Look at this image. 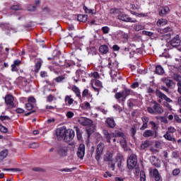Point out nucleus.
<instances>
[{
  "instance_id": "obj_49",
  "label": "nucleus",
  "mask_w": 181,
  "mask_h": 181,
  "mask_svg": "<svg viewBox=\"0 0 181 181\" xmlns=\"http://www.w3.org/2000/svg\"><path fill=\"white\" fill-rule=\"evenodd\" d=\"M73 170H74V168H62L59 170V172L69 173V172H73Z\"/></svg>"
},
{
  "instance_id": "obj_37",
  "label": "nucleus",
  "mask_w": 181,
  "mask_h": 181,
  "mask_svg": "<svg viewBox=\"0 0 181 181\" xmlns=\"http://www.w3.org/2000/svg\"><path fill=\"white\" fill-rule=\"evenodd\" d=\"M173 78L175 81H177L178 83L181 81V76L177 74H173Z\"/></svg>"
},
{
  "instance_id": "obj_59",
  "label": "nucleus",
  "mask_w": 181,
  "mask_h": 181,
  "mask_svg": "<svg viewBox=\"0 0 181 181\" xmlns=\"http://www.w3.org/2000/svg\"><path fill=\"white\" fill-rule=\"evenodd\" d=\"M87 95H88V89H85L82 93V97H87Z\"/></svg>"
},
{
  "instance_id": "obj_7",
  "label": "nucleus",
  "mask_w": 181,
  "mask_h": 181,
  "mask_svg": "<svg viewBox=\"0 0 181 181\" xmlns=\"http://www.w3.org/2000/svg\"><path fill=\"white\" fill-rule=\"evenodd\" d=\"M73 138H74V130L66 129V132H65V136L64 137V142H70V141H73Z\"/></svg>"
},
{
  "instance_id": "obj_13",
  "label": "nucleus",
  "mask_w": 181,
  "mask_h": 181,
  "mask_svg": "<svg viewBox=\"0 0 181 181\" xmlns=\"http://www.w3.org/2000/svg\"><path fill=\"white\" fill-rule=\"evenodd\" d=\"M154 105L153 106V109L156 112V114H163V107L160 105V104L158 103V102L154 101L153 102Z\"/></svg>"
},
{
  "instance_id": "obj_12",
  "label": "nucleus",
  "mask_w": 181,
  "mask_h": 181,
  "mask_svg": "<svg viewBox=\"0 0 181 181\" xmlns=\"http://www.w3.org/2000/svg\"><path fill=\"white\" fill-rule=\"evenodd\" d=\"M156 94L157 97H159L161 100H165L166 101L165 103H173V100H172L170 98H168L165 93H162L160 90H157L156 91Z\"/></svg>"
},
{
  "instance_id": "obj_6",
  "label": "nucleus",
  "mask_w": 181,
  "mask_h": 181,
  "mask_svg": "<svg viewBox=\"0 0 181 181\" xmlns=\"http://www.w3.org/2000/svg\"><path fill=\"white\" fill-rule=\"evenodd\" d=\"M105 146L104 145L103 143H100L98 146H97V148H96V152H95V160L98 162V160H100V158H101V155H103V151H104V147Z\"/></svg>"
},
{
  "instance_id": "obj_61",
  "label": "nucleus",
  "mask_w": 181,
  "mask_h": 181,
  "mask_svg": "<svg viewBox=\"0 0 181 181\" xmlns=\"http://www.w3.org/2000/svg\"><path fill=\"white\" fill-rule=\"evenodd\" d=\"M177 86L178 87L177 92L179 93V94H181V81L178 82L177 83Z\"/></svg>"
},
{
  "instance_id": "obj_48",
  "label": "nucleus",
  "mask_w": 181,
  "mask_h": 181,
  "mask_svg": "<svg viewBox=\"0 0 181 181\" xmlns=\"http://www.w3.org/2000/svg\"><path fill=\"white\" fill-rule=\"evenodd\" d=\"M0 131L1 132H4V134H6V132H8V128L4 127L2 124H0Z\"/></svg>"
},
{
  "instance_id": "obj_9",
  "label": "nucleus",
  "mask_w": 181,
  "mask_h": 181,
  "mask_svg": "<svg viewBox=\"0 0 181 181\" xmlns=\"http://www.w3.org/2000/svg\"><path fill=\"white\" fill-rule=\"evenodd\" d=\"M76 155L79 159H83L84 155H86V145L83 144L79 145Z\"/></svg>"
},
{
  "instance_id": "obj_40",
  "label": "nucleus",
  "mask_w": 181,
  "mask_h": 181,
  "mask_svg": "<svg viewBox=\"0 0 181 181\" xmlns=\"http://www.w3.org/2000/svg\"><path fill=\"white\" fill-rule=\"evenodd\" d=\"M3 170H8L11 172H22L21 168H3Z\"/></svg>"
},
{
  "instance_id": "obj_16",
  "label": "nucleus",
  "mask_w": 181,
  "mask_h": 181,
  "mask_svg": "<svg viewBox=\"0 0 181 181\" xmlns=\"http://www.w3.org/2000/svg\"><path fill=\"white\" fill-rule=\"evenodd\" d=\"M152 175L156 181H162V176H160V174H159L158 169H153L152 171Z\"/></svg>"
},
{
  "instance_id": "obj_56",
  "label": "nucleus",
  "mask_w": 181,
  "mask_h": 181,
  "mask_svg": "<svg viewBox=\"0 0 181 181\" xmlns=\"http://www.w3.org/2000/svg\"><path fill=\"white\" fill-rule=\"evenodd\" d=\"M147 111H148V112H149V114L156 115L155 110H153V108H152V107H148Z\"/></svg>"
},
{
  "instance_id": "obj_64",
  "label": "nucleus",
  "mask_w": 181,
  "mask_h": 181,
  "mask_svg": "<svg viewBox=\"0 0 181 181\" xmlns=\"http://www.w3.org/2000/svg\"><path fill=\"white\" fill-rule=\"evenodd\" d=\"M174 118H175V121H176L177 122H179L180 124L181 123V119L179 118V116L175 115V116H174Z\"/></svg>"
},
{
  "instance_id": "obj_3",
  "label": "nucleus",
  "mask_w": 181,
  "mask_h": 181,
  "mask_svg": "<svg viewBox=\"0 0 181 181\" xmlns=\"http://www.w3.org/2000/svg\"><path fill=\"white\" fill-rule=\"evenodd\" d=\"M128 169H134L135 166H136V163H138V160L136 158V155L132 154L127 161Z\"/></svg>"
},
{
  "instance_id": "obj_35",
  "label": "nucleus",
  "mask_w": 181,
  "mask_h": 181,
  "mask_svg": "<svg viewBox=\"0 0 181 181\" xmlns=\"http://www.w3.org/2000/svg\"><path fill=\"white\" fill-rule=\"evenodd\" d=\"M11 9L12 11H22V6L21 5H13L11 6Z\"/></svg>"
},
{
  "instance_id": "obj_8",
  "label": "nucleus",
  "mask_w": 181,
  "mask_h": 181,
  "mask_svg": "<svg viewBox=\"0 0 181 181\" xmlns=\"http://www.w3.org/2000/svg\"><path fill=\"white\" fill-rule=\"evenodd\" d=\"M78 122L83 125V127H91L93 125V121L91 119L87 117H81L78 119Z\"/></svg>"
},
{
  "instance_id": "obj_38",
  "label": "nucleus",
  "mask_w": 181,
  "mask_h": 181,
  "mask_svg": "<svg viewBox=\"0 0 181 181\" xmlns=\"http://www.w3.org/2000/svg\"><path fill=\"white\" fill-rule=\"evenodd\" d=\"M146 175H145V171L141 170L140 172V181H146Z\"/></svg>"
},
{
  "instance_id": "obj_27",
  "label": "nucleus",
  "mask_w": 181,
  "mask_h": 181,
  "mask_svg": "<svg viewBox=\"0 0 181 181\" xmlns=\"http://www.w3.org/2000/svg\"><path fill=\"white\" fill-rule=\"evenodd\" d=\"M116 159L117 160H118L117 168H120L121 165H122V159H124V157L122 156V155L119 154L117 156Z\"/></svg>"
},
{
  "instance_id": "obj_30",
  "label": "nucleus",
  "mask_w": 181,
  "mask_h": 181,
  "mask_svg": "<svg viewBox=\"0 0 181 181\" xmlns=\"http://www.w3.org/2000/svg\"><path fill=\"white\" fill-rule=\"evenodd\" d=\"M104 160L105 162H112V153H107L105 155Z\"/></svg>"
},
{
  "instance_id": "obj_22",
  "label": "nucleus",
  "mask_w": 181,
  "mask_h": 181,
  "mask_svg": "<svg viewBox=\"0 0 181 181\" xmlns=\"http://www.w3.org/2000/svg\"><path fill=\"white\" fill-rule=\"evenodd\" d=\"M149 146H151V142L148 140H146L144 141V143L141 144L140 149H141V151H144L146 149V148H149Z\"/></svg>"
},
{
  "instance_id": "obj_58",
  "label": "nucleus",
  "mask_w": 181,
  "mask_h": 181,
  "mask_svg": "<svg viewBox=\"0 0 181 181\" xmlns=\"http://www.w3.org/2000/svg\"><path fill=\"white\" fill-rule=\"evenodd\" d=\"M148 128V124L147 123H143V125L141 127L140 130L141 131H145Z\"/></svg>"
},
{
  "instance_id": "obj_46",
  "label": "nucleus",
  "mask_w": 181,
  "mask_h": 181,
  "mask_svg": "<svg viewBox=\"0 0 181 181\" xmlns=\"http://www.w3.org/2000/svg\"><path fill=\"white\" fill-rule=\"evenodd\" d=\"M9 119H11V117H9V116H0V121H9Z\"/></svg>"
},
{
  "instance_id": "obj_33",
  "label": "nucleus",
  "mask_w": 181,
  "mask_h": 181,
  "mask_svg": "<svg viewBox=\"0 0 181 181\" xmlns=\"http://www.w3.org/2000/svg\"><path fill=\"white\" fill-rule=\"evenodd\" d=\"M65 102L68 103V105H71L73 103H74V100L71 98V96L70 95H66L65 98Z\"/></svg>"
},
{
  "instance_id": "obj_39",
  "label": "nucleus",
  "mask_w": 181,
  "mask_h": 181,
  "mask_svg": "<svg viewBox=\"0 0 181 181\" xmlns=\"http://www.w3.org/2000/svg\"><path fill=\"white\" fill-rule=\"evenodd\" d=\"M74 129L76 132L77 138L80 141V139H81V132H80V129L78 127H74Z\"/></svg>"
},
{
  "instance_id": "obj_31",
  "label": "nucleus",
  "mask_w": 181,
  "mask_h": 181,
  "mask_svg": "<svg viewBox=\"0 0 181 181\" xmlns=\"http://www.w3.org/2000/svg\"><path fill=\"white\" fill-rule=\"evenodd\" d=\"M168 23V20L161 18L157 21V25L158 26H163L164 25H166Z\"/></svg>"
},
{
  "instance_id": "obj_41",
  "label": "nucleus",
  "mask_w": 181,
  "mask_h": 181,
  "mask_svg": "<svg viewBox=\"0 0 181 181\" xmlns=\"http://www.w3.org/2000/svg\"><path fill=\"white\" fill-rule=\"evenodd\" d=\"M134 29L136 30H137V32H139V30H142L145 29V26H144L141 24H138L134 26Z\"/></svg>"
},
{
  "instance_id": "obj_43",
  "label": "nucleus",
  "mask_w": 181,
  "mask_h": 181,
  "mask_svg": "<svg viewBox=\"0 0 181 181\" xmlns=\"http://www.w3.org/2000/svg\"><path fill=\"white\" fill-rule=\"evenodd\" d=\"M142 33L143 35H145L146 36H148L149 37H152V36H153V33L152 32L144 30Z\"/></svg>"
},
{
  "instance_id": "obj_45",
  "label": "nucleus",
  "mask_w": 181,
  "mask_h": 181,
  "mask_svg": "<svg viewBox=\"0 0 181 181\" xmlns=\"http://www.w3.org/2000/svg\"><path fill=\"white\" fill-rule=\"evenodd\" d=\"M25 107L28 111H31V110H33V105L30 103H27L25 105Z\"/></svg>"
},
{
  "instance_id": "obj_36",
  "label": "nucleus",
  "mask_w": 181,
  "mask_h": 181,
  "mask_svg": "<svg viewBox=\"0 0 181 181\" xmlns=\"http://www.w3.org/2000/svg\"><path fill=\"white\" fill-rule=\"evenodd\" d=\"M27 9H28V11H29V12H35V11H36V9H37V7H36V6L29 4L27 6Z\"/></svg>"
},
{
  "instance_id": "obj_47",
  "label": "nucleus",
  "mask_w": 181,
  "mask_h": 181,
  "mask_svg": "<svg viewBox=\"0 0 181 181\" xmlns=\"http://www.w3.org/2000/svg\"><path fill=\"white\" fill-rule=\"evenodd\" d=\"M120 144L123 148H127V140H125L124 137L122 139V140L120 141Z\"/></svg>"
},
{
  "instance_id": "obj_54",
  "label": "nucleus",
  "mask_w": 181,
  "mask_h": 181,
  "mask_svg": "<svg viewBox=\"0 0 181 181\" xmlns=\"http://www.w3.org/2000/svg\"><path fill=\"white\" fill-rule=\"evenodd\" d=\"M83 9H84L86 13H93V10L89 9V8H87V6H83Z\"/></svg>"
},
{
  "instance_id": "obj_52",
  "label": "nucleus",
  "mask_w": 181,
  "mask_h": 181,
  "mask_svg": "<svg viewBox=\"0 0 181 181\" xmlns=\"http://www.w3.org/2000/svg\"><path fill=\"white\" fill-rule=\"evenodd\" d=\"M180 173V169L179 168H175V170H173V175L174 176H177Z\"/></svg>"
},
{
  "instance_id": "obj_53",
  "label": "nucleus",
  "mask_w": 181,
  "mask_h": 181,
  "mask_svg": "<svg viewBox=\"0 0 181 181\" xmlns=\"http://www.w3.org/2000/svg\"><path fill=\"white\" fill-rule=\"evenodd\" d=\"M115 134L117 136L121 137L122 139H124V136H125V135H124V133L119 131H115Z\"/></svg>"
},
{
  "instance_id": "obj_29",
  "label": "nucleus",
  "mask_w": 181,
  "mask_h": 181,
  "mask_svg": "<svg viewBox=\"0 0 181 181\" xmlns=\"http://www.w3.org/2000/svg\"><path fill=\"white\" fill-rule=\"evenodd\" d=\"M8 156V150H4L1 152H0V160H4L5 158Z\"/></svg>"
},
{
  "instance_id": "obj_11",
  "label": "nucleus",
  "mask_w": 181,
  "mask_h": 181,
  "mask_svg": "<svg viewBox=\"0 0 181 181\" xmlns=\"http://www.w3.org/2000/svg\"><path fill=\"white\" fill-rule=\"evenodd\" d=\"M105 124L107 128H111L112 129H114L117 126L114 117H107L105 120Z\"/></svg>"
},
{
  "instance_id": "obj_18",
  "label": "nucleus",
  "mask_w": 181,
  "mask_h": 181,
  "mask_svg": "<svg viewBox=\"0 0 181 181\" xmlns=\"http://www.w3.org/2000/svg\"><path fill=\"white\" fill-rule=\"evenodd\" d=\"M155 135V132L147 129L143 133L144 138H151Z\"/></svg>"
},
{
  "instance_id": "obj_26",
  "label": "nucleus",
  "mask_w": 181,
  "mask_h": 181,
  "mask_svg": "<svg viewBox=\"0 0 181 181\" xmlns=\"http://www.w3.org/2000/svg\"><path fill=\"white\" fill-rule=\"evenodd\" d=\"M77 19L78 22H87V15L78 14Z\"/></svg>"
},
{
  "instance_id": "obj_60",
  "label": "nucleus",
  "mask_w": 181,
  "mask_h": 181,
  "mask_svg": "<svg viewBox=\"0 0 181 181\" xmlns=\"http://www.w3.org/2000/svg\"><path fill=\"white\" fill-rule=\"evenodd\" d=\"M110 13L112 15H115V13H118V9H117V8H111L110 9Z\"/></svg>"
},
{
  "instance_id": "obj_15",
  "label": "nucleus",
  "mask_w": 181,
  "mask_h": 181,
  "mask_svg": "<svg viewBox=\"0 0 181 181\" xmlns=\"http://www.w3.org/2000/svg\"><path fill=\"white\" fill-rule=\"evenodd\" d=\"M170 45L173 47H177L180 45V38L179 35H176L171 41Z\"/></svg>"
},
{
  "instance_id": "obj_62",
  "label": "nucleus",
  "mask_w": 181,
  "mask_h": 181,
  "mask_svg": "<svg viewBox=\"0 0 181 181\" xmlns=\"http://www.w3.org/2000/svg\"><path fill=\"white\" fill-rule=\"evenodd\" d=\"M160 90H163V91H165V93H169V89L165 86H161Z\"/></svg>"
},
{
  "instance_id": "obj_19",
  "label": "nucleus",
  "mask_w": 181,
  "mask_h": 181,
  "mask_svg": "<svg viewBox=\"0 0 181 181\" xmlns=\"http://www.w3.org/2000/svg\"><path fill=\"white\" fill-rule=\"evenodd\" d=\"M163 138H165V139H166L167 141H170L171 142H176V139H175V137L172 136V134H170V133L169 132H166L163 135Z\"/></svg>"
},
{
  "instance_id": "obj_55",
  "label": "nucleus",
  "mask_w": 181,
  "mask_h": 181,
  "mask_svg": "<svg viewBox=\"0 0 181 181\" xmlns=\"http://www.w3.org/2000/svg\"><path fill=\"white\" fill-rule=\"evenodd\" d=\"M109 166L111 168L112 170H115V163H113V161H110L109 163Z\"/></svg>"
},
{
  "instance_id": "obj_50",
  "label": "nucleus",
  "mask_w": 181,
  "mask_h": 181,
  "mask_svg": "<svg viewBox=\"0 0 181 181\" xmlns=\"http://www.w3.org/2000/svg\"><path fill=\"white\" fill-rule=\"evenodd\" d=\"M64 78H65L64 76H60L55 78V81H57V83H62V81H63Z\"/></svg>"
},
{
  "instance_id": "obj_1",
  "label": "nucleus",
  "mask_w": 181,
  "mask_h": 181,
  "mask_svg": "<svg viewBox=\"0 0 181 181\" xmlns=\"http://www.w3.org/2000/svg\"><path fill=\"white\" fill-rule=\"evenodd\" d=\"M132 90L128 88H124L122 92H118L115 95V98L116 100H119V98H122V101H125L128 95H131Z\"/></svg>"
},
{
  "instance_id": "obj_57",
  "label": "nucleus",
  "mask_w": 181,
  "mask_h": 181,
  "mask_svg": "<svg viewBox=\"0 0 181 181\" xmlns=\"http://www.w3.org/2000/svg\"><path fill=\"white\" fill-rule=\"evenodd\" d=\"M66 117L67 118H73V117H74V113L73 112H67Z\"/></svg>"
},
{
  "instance_id": "obj_14",
  "label": "nucleus",
  "mask_w": 181,
  "mask_h": 181,
  "mask_svg": "<svg viewBox=\"0 0 181 181\" xmlns=\"http://www.w3.org/2000/svg\"><path fill=\"white\" fill-rule=\"evenodd\" d=\"M102 132L106 141L108 144H111V138H112V134H110V132H108V130L105 129H104Z\"/></svg>"
},
{
  "instance_id": "obj_34",
  "label": "nucleus",
  "mask_w": 181,
  "mask_h": 181,
  "mask_svg": "<svg viewBox=\"0 0 181 181\" xmlns=\"http://www.w3.org/2000/svg\"><path fill=\"white\" fill-rule=\"evenodd\" d=\"M42 67V62H37L35 64V73H39V70H40V68Z\"/></svg>"
},
{
  "instance_id": "obj_51",
  "label": "nucleus",
  "mask_w": 181,
  "mask_h": 181,
  "mask_svg": "<svg viewBox=\"0 0 181 181\" xmlns=\"http://www.w3.org/2000/svg\"><path fill=\"white\" fill-rule=\"evenodd\" d=\"M102 30L105 35H107V33H109L110 32V28L107 26L103 27Z\"/></svg>"
},
{
  "instance_id": "obj_4",
  "label": "nucleus",
  "mask_w": 181,
  "mask_h": 181,
  "mask_svg": "<svg viewBox=\"0 0 181 181\" xmlns=\"http://www.w3.org/2000/svg\"><path fill=\"white\" fill-rule=\"evenodd\" d=\"M66 132H67V129L66 128V127H62L57 129L56 130L57 139L58 141H64L65 134Z\"/></svg>"
},
{
  "instance_id": "obj_28",
  "label": "nucleus",
  "mask_w": 181,
  "mask_h": 181,
  "mask_svg": "<svg viewBox=\"0 0 181 181\" xmlns=\"http://www.w3.org/2000/svg\"><path fill=\"white\" fill-rule=\"evenodd\" d=\"M156 74H159L160 76L165 73V70H163V68H162L160 66H157L156 67Z\"/></svg>"
},
{
  "instance_id": "obj_44",
  "label": "nucleus",
  "mask_w": 181,
  "mask_h": 181,
  "mask_svg": "<svg viewBox=\"0 0 181 181\" xmlns=\"http://www.w3.org/2000/svg\"><path fill=\"white\" fill-rule=\"evenodd\" d=\"M168 132L169 134H175V132H176V129L172 127H168V132Z\"/></svg>"
},
{
  "instance_id": "obj_63",
  "label": "nucleus",
  "mask_w": 181,
  "mask_h": 181,
  "mask_svg": "<svg viewBox=\"0 0 181 181\" xmlns=\"http://www.w3.org/2000/svg\"><path fill=\"white\" fill-rule=\"evenodd\" d=\"M112 49L115 52H118V50H119V46L115 45H113Z\"/></svg>"
},
{
  "instance_id": "obj_23",
  "label": "nucleus",
  "mask_w": 181,
  "mask_h": 181,
  "mask_svg": "<svg viewBox=\"0 0 181 181\" xmlns=\"http://www.w3.org/2000/svg\"><path fill=\"white\" fill-rule=\"evenodd\" d=\"M108 50V46H107L106 45H101L99 47V52H100L102 54H107Z\"/></svg>"
},
{
  "instance_id": "obj_5",
  "label": "nucleus",
  "mask_w": 181,
  "mask_h": 181,
  "mask_svg": "<svg viewBox=\"0 0 181 181\" xmlns=\"http://www.w3.org/2000/svg\"><path fill=\"white\" fill-rule=\"evenodd\" d=\"M117 18L118 19H119V21H122L123 22H130L132 23H136L137 22L136 19L129 18V16L127 14H125L124 13H120L117 16Z\"/></svg>"
},
{
  "instance_id": "obj_32",
  "label": "nucleus",
  "mask_w": 181,
  "mask_h": 181,
  "mask_svg": "<svg viewBox=\"0 0 181 181\" xmlns=\"http://www.w3.org/2000/svg\"><path fill=\"white\" fill-rule=\"evenodd\" d=\"M158 32H160V33H162V34L168 33V32H172V28H170V27H167L165 28H160Z\"/></svg>"
},
{
  "instance_id": "obj_24",
  "label": "nucleus",
  "mask_w": 181,
  "mask_h": 181,
  "mask_svg": "<svg viewBox=\"0 0 181 181\" xmlns=\"http://www.w3.org/2000/svg\"><path fill=\"white\" fill-rule=\"evenodd\" d=\"M150 125H151L152 129L154 131V138H156V136H158V126H156V123H155L153 121L150 122Z\"/></svg>"
},
{
  "instance_id": "obj_2",
  "label": "nucleus",
  "mask_w": 181,
  "mask_h": 181,
  "mask_svg": "<svg viewBox=\"0 0 181 181\" xmlns=\"http://www.w3.org/2000/svg\"><path fill=\"white\" fill-rule=\"evenodd\" d=\"M57 155L60 158H66L69 152V148L66 146L60 145L56 148Z\"/></svg>"
},
{
  "instance_id": "obj_42",
  "label": "nucleus",
  "mask_w": 181,
  "mask_h": 181,
  "mask_svg": "<svg viewBox=\"0 0 181 181\" xmlns=\"http://www.w3.org/2000/svg\"><path fill=\"white\" fill-rule=\"evenodd\" d=\"M131 132V136L134 139H135V134H136V127H132L130 129Z\"/></svg>"
},
{
  "instance_id": "obj_25",
  "label": "nucleus",
  "mask_w": 181,
  "mask_h": 181,
  "mask_svg": "<svg viewBox=\"0 0 181 181\" xmlns=\"http://www.w3.org/2000/svg\"><path fill=\"white\" fill-rule=\"evenodd\" d=\"M169 11H170L169 7L163 8L159 12L160 16H165V15H168V13L169 12Z\"/></svg>"
},
{
  "instance_id": "obj_20",
  "label": "nucleus",
  "mask_w": 181,
  "mask_h": 181,
  "mask_svg": "<svg viewBox=\"0 0 181 181\" xmlns=\"http://www.w3.org/2000/svg\"><path fill=\"white\" fill-rule=\"evenodd\" d=\"M163 83H165V86H167L168 88H172V87H173V84H175V82H173L172 79L169 78H165Z\"/></svg>"
},
{
  "instance_id": "obj_21",
  "label": "nucleus",
  "mask_w": 181,
  "mask_h": 181,
  "mask_svg": "<svg viewBox=\"0 0 181 181\" xmlns=\"http://www.w3.org/2000/svg\"><path fill=\"white\" fill-rule=\"evenodd\" d=\"M72 91H74V93H75V94H76V97H78V98H81V93L80 92V89L78 88V87H77L76 86H73Z\"/></svg>"
},
{
  "instance_id": "obj_10",
  "label": "nucleus",
  "mask_w": 181,
  "mask_h": 181,
  "mask_svg": "<svg viewBox=\"0 0 181 181\" xmlns=\"http://www.w3.org/2000/svg\"><path fill=\"white\" fill-rule=\"evenodd\" d=\"M13 96L7 95L5 97V103L8 105V108H15V103H13Z\"/></svg>"
},
{
  "instance_id": "obj_17",
  "label": "nucleus",
  "mask_w": 181,
  "mask_h": 181,
  "mask_svg": "<svg viewBox=\"0 0 181 181\" xmlns=\"http://www.w3.org/2000/svg\"><path fill=\"white\" fill-rule=\"evenodd\" d=\"M150 160L153 166L156 168H160V160L158 159L155 156H151L150 158Z\"/></svg>"
}]
</instances>
